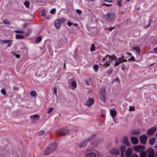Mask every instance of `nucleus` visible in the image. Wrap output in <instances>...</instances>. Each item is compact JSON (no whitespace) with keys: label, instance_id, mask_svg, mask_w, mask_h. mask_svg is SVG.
I'll return each instance as SVG.
<instances>
[{"label":"nucleus","instance_id":"9b49d317","mask_svg":"<svg viewBox=\"0 0 157 157\" xmlns=\"http://www.w3.org/2000/svg\"><path fill=\"white\" fill-rule=\"evenodd\" d=\"M61 24L60 20L59 19H57L55 21V27L56 29H59Z\"/></svg>","mask_w":157,"mask_h":157},{"label":"nucleus","instance_id":"f3484780","mask_svg":"<svg viewBox=\"0 0 157 157\" xmlns=\"http://www.w3.org/2000/svg\"><path fill=\"white\" fill-rule=\"evenodd\" d=\"M123 63V59H121V58H118V61H117L115 64V67H117V66H119V64L121 63Z\"/></svg>","mask_w":157,"mask_h":157},{"label":"nucleus","instance_id":"a19ab883","mask_svg":"<svg viewBox=\"0 0 157 157\" xmlns=\"http://www.w3.org/2000/svg\"><path fill=\"white\" fill-rule=\"evenodd\" d=\"M135 110V107L132 106L129 107V110L130 111H134Z\"/></svg>","mask_w":157,"mask_h":157},{"label":"nucleus","instance_id":"39448f33","mask_svg":"<svg viewBox=\"0 0 157 157\" xmlns=\"http://www.w3.org/2000/svg\"><path fill=\"white\" fill-rule=\"evenodd\" d=\"M94 103V100L93 98H89L85 103V105L87 106L90 107L93 105Z\"/></svg>","mask_w":157,"mask_h":157},{"label":"nucleus","instance_id":"7c9ffc66","mask_svg":"<svg viewBox=\"0 0 157 157\" xmlns=\"http://www.w3.org/2000/svg\"><path fill=\"white\" fill-rule=\"evenodd\" d=\"M133 148L134 150L136 152H139L140 151L138 146H133Z\"/></svg>","mask_w":157,"mask_h":157},{"label":"nucleus","instance_id":"a18cd8bd","mask_svg":"<svg viewBox=\"0 0 157 157\" xmlns=\"http://www.w3.org/2000/svg\"><path fill=\"white\" fill-rule=\"evenodd\" d=\"M76 11L79 14H81L82 13V11L79 9H76Z\"/></svg>","mask_w":157,"mask_h":157},{"label":"nucleus","instance_id":"79ce46f5","mask_svg":"<svg viewBox=\"0 0 157 157\" xmlns=\"http://www.w3.org/2000/svg\"><path fill=\"white\" fill-rule=\"evenodd\" d=\"M46 10L45 9H43L42 11V16L43 17L45 15Z\"/></svg>","mask_w":157,"mask_h":157},{"label":"nucleus","instance_id":"37998d69","mask_svg":"<svg viewBox=\"0 0 157 157\" xmlns=\"http://www.w3.org/2000/svg\"><path fill=\"white\" fill-rule=\"evenodd\" d=\"M128 60L130 61V60L135 61V58L134 56H132L131 57L128 59Z\"/></svg>","mask_w":157,"mask_h":157},{"label":"nucleus","instance_id":"3c124183","mask_svg":"<svg viewBox=\"0 0 157 157\" xmlns=\"http://www.w3.org/2000/svg\"><path fill=\"white\" fill-rule=\"evenodd\" d=\"M3 23L7 25H9L10 24V22L9 21H6L4 20L3 21Z\"/></svg>","mask_w":157,"mask_h":157},{"label":"nucleus","instance_id":"0eeeda50","mask_svg":"<svg viewBox=\"0 0 157 157\" xmlns=\"http://www.w3.org/2000/svg\"><path fill=\"white\" fill-rule=\"evenodd\" d=\"M130 139L132 143L134 144H137L139 142L138 139L136 137L131 136Z\"/></svg>","mask_w":157,"mask_h":157},{"label":"nucleus","instance_id":"ddd939ff","mask_svg":"<svg viewBox=\"0 0 157 157\" xmlns=\"http://www.w3.org/2000/svg\"><path fill=\"white\" fill-rule=\"evenodd\" d=\"M128 139L126 136H124L122 140V143L127 145V146H129V144L128 142Z\"/></svg>","mask_w":157,"mask_h":157},{"label":"nucleus","instance_id":"4d7b16f0","mask_svg":"<svg viewBox=\"0 0 157 157\" xmlns=\"http://www.w3.org/2000/svg\"><path fill=\"white\" fill-rule=\"evenodd\" d=\"M67 24L69 26H71L73 24L70 21L68 22Z\"/></svg>","mask_w":157,"mask_h":157},{"label":"nucleus","instance_id":"b1692460","mask_svg":"<svg viewBox=\"0 0 157 157\" xmlns=\"http://www.w3.org/2000/svg\"><path fill=\"white\" fill-rule=\"evenodd\" d=\"M24 36L21 35L16 34L15 35V38L17 39H23Z\"/></svg>","mask_w":157,"mask_h":157},{"label":"nucleus","instance_id":"6e6d98bb","mask_svg":"<svg viewBox=\"0 0 157 157\" xmlns=\"http://www.w3.org/2000/svg\"><path fill=\"white\" fill-rule=\"evenodd\" d=\"M27 25H28V23H24L23 25V28L24 29H25Z\"/></svg>","mask_w":157,"mask_h":157},{"label":"nucleus","instance_id":"c85d7f7f","mask_svg":"<svg viewBox=\"0 0 157 157\" xmlns=\"http://www.w3.org/2000/svg\"><path fill=\"white\" fill-rule=\"evenodd\" d=\"M100 97L101 100L102 101L104 102L105 101L106 99L105 96L100 95Z\"/></svg>","mask_w":157,"mask_h":157},{"label":"nucleus","instance_id":"4c0bfd02","mask_svg":"<svg viewBox=\"0 0 157 157\" xmlns=\"http://www.w3.org/2000/svg\"><path fill=\"white\" fill-rule=\"evenodd\" d=\"M105 90L104 89L101 90V95L105 96Z\"/></svg>","mask_w":157,"mask_h":157},{"label":"nucleus","instance_id":"bf43d9fd","mask_svg":"<svg viewBox=\"0 0 157 157\" xmlns=\"http://www.w3.org/2000/svg\"><path fill=\"white\" fill-rule=\"evenodd\" d=\"M15 56L17 58H19L20 57V55L19 54H15Z\"/></svg>","mask_w":157,"mask_h":157},{"label":"nucleus","instance_id":"412c9836","mask_svg":"<svg viewBox=\"0 0 157 157\" xmlns=\"http://www.w3.org/2000/svg\"><path fill=\"white\" fill-rule=\"evenodd\" d=\"M147 155L146 152L144 151H141L140 154V157H145Z\"/></svg>","mask_w":157,"mask_h":157},{"label":"nucleus","instance_id":"473e14b6","mask_svg":"<svg viewBox=\"0 0 157 157\" xmlns=\"http://www.w3.org/2000/svg\"><path fill=\"white\" fill-rule=\"evenodd\" d=\"M95 50V45L94 44H92L91 45V48H90V51L93 52Z\"/></svg>","mask_w":157,"mask_h":157},{"label":"nucleus","instance_id":"49530a36","mask_svg":"<svg viewBox=\"0 0 157 157\" xmlns=\"http://www.w3.org/2000/svg\"><path fill=\"white\" fill-rule=\"evenodd\" d=\"M56 11V10L55 9H52L50 11V12L52 14H54Z\"/></svg>","mask_w":157,"mask_h":157},{"label":"nucleus","instance_id":"a211bd4d","mask_svg":"<svg viewBox=\"0 0 157 157\" xmlns=\"http://www.w3.org/2000/svg\"><path fill=\"white\" fill-rule=\"evenodd\" d=\"M108 56H109V58L110 60H115V61H116L117 60V57H116V56H113V55L110 56L109 55H107L106 56H105V57H106Z\"/></svg>","mask_w":157,"mask_h":157},{"label":"nucleus","instance_id":"7ed1b4c3","mask_svg":"<svg viewBox=\"0 0 157 157\" xmlns=\"http://www.w3.org/2000/svg\"><path fill=\"white\" fill-rule=\"evenodd\" d=\"M115 17V15L114 14H111L110 13H108L107 14L105 19L107 21H109L113 20Z\"/></svg>","mask_w":157,"mask_h":157},{"label":"nucleus","instance_id":"338daca9","mask_svg":"<svg viewBox=\"0 0 157 157\" xmlns=\"http://www.w3.org/2000/svg\"><path fill=\"white\" fill-rule=\"evenodd\" d=\"M154 50L155 52H157V48H154Z\"/></svg>","mask_w":157,"mask_h":157},{"label":"nucleus","instance_id":"680f3d73","mask_svg":"<svg viewBox=\"0 0 157 157\" xmlns=\"http://www.w3.org/2000/svg\"><path fill=\"white\" fill-rule=\"evenodd\" d=\"M52 17V16L51 15H50L47 17V18L48 20L50 19Z\"/></svg>","mask_w":157,"mask_h":157},{"label":"nucleus","instance_id":"2eb2a0df","mask_svg":"<svg viewBox=\"0 0 157 157\" xmlns=\"http://www.w3.org/2000/svg\"><path fill=\"white\" fill-rule=\"evenodd\" d=\"M110 152L112 154L117 155L119 153V151L118 149L113 148L111 150Z\"/></svg>","mask_w":157,"mask_h":157},{"label":"nucleus","instance_id":"e433bc0d","mask_svg":"<svg viewBox=\"0 0 157 157\" xmlns=\"http://www.w3.org/2000/svg\"><path fill=\"white\" fill-rule=\"evenodd\" d=\"M45 131L44 130H41L38 132V135L39 136H41L43 135Z\"/></svg>","mask_w":157,"mask_h":157},{"label":"nucleus","instance_id":"f03ea898","mask_svg":"<svg viewBox=\"0 0 157 157\" xmlns=\"http://www.w3.org/2000/svg\"><path fill=\"white\" fill-rule=\"evenodd\" d=\"M146 151L147 153V157H155V154L152 148L149 147L147 149Z\"/></svg>","mask_w":157,"mask_h":157},{"label":"nucleus","instance_id":"4468645a","mask_svg":"<svg viewBox=\"0 0 157 157\" xmlns=\"http://www.w3.org/2000/svg\"><path fill=\"white\" fill-rule=\"evenodd\" d=\"M13 42V41L12 40H1L0 42L2 43H6L8 44H9V45L8 46V47H10V44L11 43Z\"/></svg>","mask_w":157,"mask_h":157},{"label":"nucleus","instance_id":"dca6fc26","mask_svg":"<svg viewBox=\"0 0 157 157\" xmlns=\"http://www.w3.org/2000/svg\"><path fill=\"white\" fill-rule=\"evenodd\" d=\"M96 156V154L94 152H90L87 154L85 156L86 157H95Z\"/></svg>","mask_w":157,"mask_h":157},{"label":"nucleus","instance_id":"cd10ccee","mask_svg":"<svg viewBox=\"0 0 157 157\" xmlns=\"http://www.w3.org/2000/svg\"><path fill=\"white\" fill-rule=\"evenodd\" d=\"M30 95L32 96L36 97V96L37 95L36 92L35 91H34V90L30 92Z\"/></svg>","mask_w":157,"mask_h":157},{"label":"nucleus","instance_id":"423d86ee","mask_svg":"<svg viewBox=\"0 0 157 157\" xmlns=\"http://www.w3.org/2000/svg\"><path fill=\"white\" fill-rule=\"evenodd\" d=\"M133 152V150L132 148H128L125 151V155L126 157H130Z\"/></svg>","mask_w":157,"mask_h":157},{"label":"nucleus","instance_id":"9d476101","mask_svg":"<svg viewBox=\"0 0 157 157\" xmlns=\"http://www.w3.org/2000/svg\"><path fill=\"white\" fill-rule=\"evenodd\" d=\"M156 128L155 127H153L148 130L147 132V134L149 135L153 134L156 130Z\"/></svg>","mask_w":157,"mask_h":157},{"label":"nucleus","instance_id":"5fc2aeb1","mask_svg":"<svg viewBox=\"0 0 157 157\" xmlns=\"http://www.w3.org/2000/svg\"><path fill=\"white\" fill-rule=\"evenodd\" d=\"M130 157H138V156L136 154H133Z\"/></svg>","mask_w":157,"mask_h":157},{"label":"nucleus","instance_id":"e2e57ef3","mask_svg":"<svg viewBox=\"0 0 157 157\" xmlns=\"http://www.w3.org/2000/svg\"><path fill=\"white\" fill-rule=\"evenodd\" d=\"M103 5H105L107 6H112V5L111 4H106L105 3H104Z\"/></svg>","mask_w":157,"mask_h":157},{"label":"nucleus","instance_id":"4be33fe9","mask_svg":"<svg viewBox=\"0 0 157 157\" xmlns=\"http://www.w3.org/2000/svg\"><path fill=\"white\" fill-rule=\"evenodd\" d=\"M30 118L33 119V118L36 119H38L40 117V116L38 114L31 115L30 116Z\"/></svg>","mask_w":157,"mask_h":157},{"label":"nucleus","instance_id":"5701e85b","mask_svg":"<svg viewBox=\"0 0 157 157\" xmlns=\"http://www.w3.org/2000/svg\"><path fill=\"white\" fill-rule=\"evenodd\" d=\"M155 141V138L154 137L151 138L149 141V144L150 145H153Z\"/></svg>","mask_w":157,"mask_h":157},{"label":"nucleus","instance_id":"052dcab7","mask_svg":"<svg viewBox=\"0 0 157 157\" xmlns=\"http://www.w3.org/2000/svg\"><path fill=\"white\" fill-rule=\"evenodd\" d=\"M104 1L106 2H108L109 3H111L112 2L113 0H104Z\"/></svg>","mask_w":157,"mask_h":157},{"label":"nucleus","instance_id":"20e7f679","mask_svg":"<svg viewBox=\"0 0 157 157\" xmlns=\"http://www.w3.org/2000/svg\"><path fill=\"white\" fill-rule=\"evenodd\" d=\"M140 142L143 144H146L147 137L145 135H143L140 136L139 138Z\"/></svg>","mask_w":157,"mask_h":157},{"label":"nucleus","instance_id":"de8ad7c7","mask_svg":"<svg viewBox=\"0 0 157 157\" xmlns=\"http://www.w3.org/2000/svg\"><path fill=\"white\" fill-rule=\"evenodd\" d=\"M110 65V63L109 62H106L105 64H104V66H105L106 67L107 66H109Z\"/></svg>","mask_w":157,"mask_h":157},{"label":"nucleus","instance_id":"f704fd0d","mask_svg":"<svg viewBox=\"0 0 157 157\" xmlns=\"http://www.w3.org/2000/svg\"><path fill=\"white\" fill-rule=\"evenodd\" d=\"M93 68L94 70L95 71H98V66L97 65H95L93 66Z\"/></svg>","mask_w":157,"mask_h":157},{"label":"nucleus","instance_id":"13d9d810","mask_svg":"<svg viewBox=\"0 0 157 157\" xmlns=\"http://www.w3.org/2000/svg\"><path fill=\"white\" fill-rule=\"evenodd\" d=\"M151 26V24L150 23H149L146 27H145V28H149Z\"/></svg>","mask_w":157,"mask_h":157},{"label":"nucleus","instance_id":"f8f14e48","mask_svg":"<svg viewBox=\"0 0 157 157\" xmlns=\"http://www.w3.org/2000/svg\"><path fill=\"white\" fill-rule=\"evenodd\" d=\"M86 140H84L82 142H81L78 144V147L79 148H82L86 147Z\"/></svg>","mask_w":157,"mask_h":157},{"label":"nucleus","instance_id":"aec40b11","mask_svg":"<svg viewBox=\"0 0 157 157\" xmlns=\"http://www.w3.org/2000/svg\"><path fill=\"white\" fill-rule=\"evenodd\" d=\"M96 135L95 134H92L90 137L85 140H84L86 141V143H87V142L90 141Z\"/></svg>","mask_w":157,"mask_h":157},{"label":"nucleus","instance_id":"2f4dec72","mask_svg":"<svg viewBox=\"0 0 157 157\" xmlns=\"http://www.w3.org/2000/svg\"><path fill=\"white\" fill-rule=\"evenodd\" d=\"M72 86L74 88H76L77 87V84L76 82L75 81H72L71 83Z\"/></svg>","mask_w":157,"mask_h":157},{"label":"nucleus","instance_id":"603ef678","mask_svg":"<svg viewBox=\"0 0 157 157\" xmlns=\"http://www.w3.org/2000/svg\"><path fill=\"white\" fill-rule=\"evenodd\" d=\"M57 88L56 87H54V92L55 94L56 95L57 94Z\"/></svg>","mask_w":157,"mask_h":157},{"label":"nucleus","instance_id":"6e6552de","mask_svg":"<svg viewBox=\"0 0 157 157\" xmlns=\"http://www.w3.org/2000/svg\"><path fill=\"white\" fill-rule=\"evenodd\" d=\"M49 147L53 151L57 148L58 144L56 143H54L51 144Z\"/></svg>","mask_w":157,"mask_h":157},{"label":"nucleus","instance_id":"774afa93","mask_svg":"<svg viewBox=\"0 0 157 157\" xmlns=\"http://www.w3.org/2000/svg\"><path fill=\"white\" fill-rule=\"evenodd\" d=\"M121 153V157H124V153Z\"/></svg>","mask_w":157,"mask_h":157},{"label":"nucleus","instance_id":"69168bd1","mask_svg":"<svg viewBox=\"0 0 157 157\" xmlns=\"http://www.w3.org/2000/svg\"><path fill=\"white\" fill-rule=\"evenodd\" d=\"M115 80L116 81H118V82L120 83V80L119 79V78L118 77H117V78H116L115 79Z\"/></svg>","mask_w":157,"mask_h":157},{"label":"nucleus","instance_id":"ea45409f","mask_svg":"<svg viewBox=\"0 0 157 157\" xmlns=\"http://www.w3.org/2000/svg\"><path fill=\"white\" fill-rule=\"evenodd\" d=\"M138 146L140 150H144L145 148V147L143 145H139Z\"/></svg>","mask_w":157,"mask_h":157},{"label":"nucleus","instance_id":"8fccbe9b","mask_svg":"<svg viewBox=\"0 0 157 157\" xmlns=\"http://www.w3.org/2000/svg\"><path fill=\"white\" fill-rule=\"evenodd\" d=\"M60 20V23H61V24L63 23L66 20L64 18H62Z\"/></svg>","mask_w":157,"mask_h":157},{"label":"nucleus","instance_id":"a878e982","mask_svg":"<svg viewBox=\"0 0 157 157\" xmlns=\"http://www.w3.org/2000/svg\"><path fill=\"white\" fill-rule=\"evenodd\" d=\"M126 146L123 145L121 146L120 147V150L121 152V153H124L125 150L126 149Z\"/></svg>","mask_w":157,"mask_h":157},{"label":"nucleus","instance_id":"6ab92c4d","mask_svg":"<svg viewBox=\"0 0 157 157\" xmlns=\"http://www.w3.org/2000/svg\"><path fill=\"white\" fill-rule=\"evenodd\" d=\"M110 113L111 116L113 119L114 118V117L116 115V112L114 109H110Z\"/></svg>","mask_w":157,"mask_h":157},{"label":"nucleus","instance_id":"72a5a7b5","mask_svg":"<svg viewBox=\"0 0 157 157\" xmlns=\"http://www.w3.org/2000/svg\"><path fill=\"white\" fill-rule=\"evenodd\" d=\"M42 40V37L41 36H40L37 37L36 40V42L37 43L40 42Z\"/></svg>","mask_w":157,"mask_h":157},{"label":"nucleus","instance_id":"bb28decb","mask_svg":"<svg viewBox=\"0 0 157 157\" xmlns=\"http://www.w3.org/2000/svg\"><path fill=\"white\" fill-rule=\"evenodd\" d=\"M132 135H136L139 134L140 131L137 130H133L132 131Z\"/></svg>","mask_w":157,"mask_h":157},{"label":"nucleus","instance_id":"393cba45","mask_svg":"<svg viewBox=\"0 0 157 157\" xmlns=\"http://www.w3.org/2000/svg\"><path fill=\"white\" fill-rule=\"evenodd\" d=\"M133 49L136 51L138 54L140 53V48L139 47H133Z\"/></svg>","mask_w":157,"mask_h":157},{"label":"nucleus","instance_id":"1a4fd4ad","mask_svg":"<svg viewBox=\"0 0 157 157\" xmlns=\"http://www.w3.org/2000/svg\"><path fill=\"white\" fill-rule=\"evenodd\" d=\"M52 151L51 150L50 147H48L44 151V153L45 155H48L51 154Z\"/></svg>","mask_w":157,"mask_h":157},{"label":"nucleus","instance_id":"0e129e2a","mask_svg":"<svg viewBox=\"0 0 157 157\" xmlns=\"http://www.w3.org/2000/svg\"><path fill=\"white\" fill-rule=\"evenodd\" d=\"M112 71L111 70H110V71H108L106 73H108V75H110L111 73H112Z\"/></svg>","mask_w":157,"mask_h":157},{"label":"nucleus","instance_id":"864d4df0","mask_svg":"<svg viewBox=\"0 0 157 157\" xmlns=\"http://www.w3.org/2000/svg\"><path fill=\"white\" fill-rule=\"evenodd\" d=\"M121 69L123 70H124L125 68V66L124 64H122L121 65Z\"/></svg>","mask_w":157,"mask_h":157},{"label":"nucleus","instance_id":"09e8293b","mask_svg":"<svg viewBox=\"0 0 157 157\" xmlns=\"http://www.w3.org/2000/svg\"><path fill=\"white\" fill-rule=\"evenodd\" d=\"M1 92L3 94L5 95L6 94V92L5 90L2 89L1 90Z\"/></svg>","mask_w":157,"mask_h":157},{"label":"nucleus","instance_id":"c9c22d12","mask_svg":"<svg viewBox=\"0 0 157 157\" xmlns=\"http://www.w3.org/2000/svg\"><path fill=\"white\" fill-rule=\"evenodd\" d=\"M123 1L122 0H119L117 1V5L119 7L121 6V3Z\"/></svg>","mask_w":157,"mask_h":157},{"label":"nucleus","instance_id":"f257e3e1","mask_svg":"<svg viewBox=\"0 0 157 157\" xmlns=\"http://www.w3.org/2000/svg\"><path fill=\"white\" fill-rule=\"evenodd\" d=\"M70 132L69 129H62L57 132V134L58 136H64L68 134Z\"/></svg>","mask_w":157,"mask_h":157},{"label":"nucleus","instance_id":"c756f323","mask_svg":"<svg viewBox=\"0 0 157 157\" xmlns=\"http://www.w3.org/2000/svg\"><path fill=\"white\" fill-rule=\"evenodd\" d=\"M24 4L27 8H29V7L30 2L29 1H26Z\"/></svg>","mask_w":157,"mask_h":157},{"label":"nucleus","instance_id":"c03bdc74","mask_svg":"<svg viewBox=\"0 0 157 157\" xmlns=\"http://www.w3.org/2000/svg\"><path fill=\"white\" fill-rule=\"evenodd\" d=\"M53 108H52V107L50 108L48 110V114L50 113L51 112H52V111H53Z\"/></svg>","mask_w":157,"mask_h":157},{"label":"nucleus","instance_id":"58836bf2","mask_svg":"<svg viewBox=\"0 0 157 157\" xmlns=\"http://www.w3.org/2000/svg\"><path fill=\"white\" fill-rule=\"evenodd\" d=\"M15 32L16 33H21V34H23V33H25V32L24 31L19 30H15Z\"/></svg>","mask_w":157,"mask_h":157}]
</instances>
